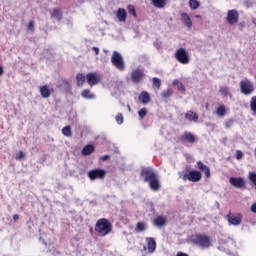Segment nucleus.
<instances>
[{
	"instance_id": "nucleus-1",
	"label": "nucleus",
	"mask_w": 256,
	"mask_h": 256,
	"mask_svg": "<svg viewBox=\"0 0 256 256\" xmlns=\"http://www.w3.org/2000/svg\"><path fill=\"white\" fill-rule=\"evenodd\" d=\"M112 229L113 226L111 225V222L105 218L99 219L95 226V231L100 237H106V235L111 233Z\"/></svg>"
},
{
	"instance_id": "nucleus-2",
	"label": "nucleus",
	"mask_w": 256,
	"mask_h": 256,
	"mask_svg": "<svg viewBox=\"0 0 256 256\" xmlns=\"http://www.w3.org/2000/svg\"><path fill=\"white\" fill-rule=\"evenodd\" d=\"M191 241L201 249H209L211 247V238L207 235L195 234L191 237Z\"/></svg>"
},
{
	"instance_id": "nucleus-3",
	"label": "nucleus",
	"mask_w": 256,
	"mask_h": 256,
	"mask_svg": "<svg viewBox=\"0 0 256 256\" xmlns=\"http://www.w3.org/2000/svg\"><path fill=\"white\" fill-rule=\"evenodd\" d=\"M174 57L178 63L182 65H189L191 63V57L189 56V52L185 48H179L175 51Z\"/></svg>"
},
{
	"instance_id": "nucleus-4",
	"label": "nucleus",
	"mask_w": 256,
	"mask_h": 256,
	"mask_svg": "<svg viewBox=\"0 0 256 256\" xmlns=\"http://www.w3.org/2000/svg\"><path fill=\"white\" fill-rule=\"evenodd\" d=\"M145 79V68L138 67L131 71L130 73V81L135 85H139Z\"/></svg>"
},
{
	"instance_id": "nucleus-5",
	"label": "nucleus",
	"mask_w": 256,
	"mask_h": 256,
	"mask_svg": "<svg viewBox=\"0 0 256 256\" xmlns=\"http://www.w3.org/2000/svg\"><path fill=\"white\" fill-rule=\"evenodd\" d=\"M179 177L182 181H191L192 183H197L201 179L202 175L201 172L197 170H192L188 174L179 172Z\"/></svg>"
},
{
	"instance_id": "nucleus-6",
	"label": "nucleus",
	"mask_w": 256,
	"mask_h": 256,
	"mask_svg": "<svg viewBox=\"0 0 256 256\" xmlns=\"http://www.w3.org/2000/svg\"><path fill=\"white\" fill-rule=\"evenodd\" d=\"M111 63L118 69V71H124L125 70V60L123 59V56L121 53L114 51L111 56Z\"/></svg>"
},
{
	"instance_id": "nucleus-7",
	"label": "nucleus",
	"mask_w": 256,
	"mask_h": 256,
	"mask_svg": "<svg viewBox=\"0 0 256 256\" xmlns=\"http://www.w3.org/2000/svg\"><path fill=\"white\" fill-rule=\"evenodd\" d=\"M240 91L242 95H253V91H255V86H253V82L251 80L245 78L240 81Z\"/></svg>"
},
{
	"instance_id": "nucleus-8",
	"label": "nucleus",
	"mask_w": 256,
	"mask_h": 256,
	"mask_svg": "<svg viewBox=\"0 0 256 256\" xmlns=\"http://www.w3.org/2000/svg\"><path fill=\"white\" fill-rule=\"evenodd\" d=\"M90 181H95V179H105L107 172L103 169H93L87 173Z\"/></svg>"
},
{
	"instance_id": "nucleus-9",
	"label": "nucleus",
	"mask_w": 256,
	"mask_h": 256,
	"mask_svg": "<svg viewBox=\"0 0 256 256\" xmlns=\"http://www.w3.org/2000/svg\"><path fill=\"white\" fill-rule=\"evenodd\" d=\"M226 21L229 25L239 23V12L236 9L228 10Z\"/></svg>"
},
{
	"instance_id": "nucleus-10",
	"label": "nucleus",
	"mask_w": 256,
	"mask_h": 256,
	"mask_svg": "<svg viewBox=\"0 0 256 256\" xmlns=\"http://www.w3.org/2000/svg\"><path fill=\"white\" fill-rule=\"evenodd\" d=\"M229 225H234L235 227L239 226L241 224V221H243V216L241 214H231L229 213L227 216Z\"/></svg>"
},
{
	"instance_id": "nucleus-11",
	"label": "nucleus",
	"mask_w": 256,
	"mask_h": 256,
	"mask_svg": "<svg viewBox=\"0 0 256 256\" xmlns=\"http://www.w3.org/2000/svg\"><path fill=\"white\" fill-rule=\"evenodd\" d=\"M229 183L230 185H232V187H235L236 189H243L246 185L245 179L241 177H238V178L230 177Z\"/></svg>"
},
{
	"instance_id": "nucleus-12",
	"label": "nucleus",
	"mask_w": 256,
	"mask_h": 256,
	"mask_svg": "<svg viewBox=\"0 0 256 256\" xmlns=\"http://www.w3.org/2000/svg\"><path fill=\"white\" fill-rule=\"evenodd\" d=\"M87 83L90 85V87H93V85H97L99 81H101V76L97 73H89L86 75Z\"/></svg>"
},
{
	"instance_id": "nucleus-13",
	"label": "nucleus",
	"mask_w": 256,
	"mask_h": 256,
	"mask_svg": "<svg viewBox=\"0 0 256 256\" xmlns=\"http://www.w3.org/2000/svg\"><path fill=\"white\" fill-rule=\"evenodd\" d=\"M39 92L43 99H49L51 93H53V88L49 87V85H43L39 87Z\"/></svg>"
},
{
	"instance_id": "nucleus-14",
	"label": "nucleus",
	"mask_w": 256,
	"mask_h": 256,
	"mask_svg": "<svg viewBox=\"0 0 256 256\" xmlns=\"http://www.w3.org/2000/svg\"><path fill=\"white\" fill-rule=\"evenodd\" d=\"M142 176L144 177L145 181H151L157 177V174L151 168H145L142 170Z\"/></svg>"
},
{
	"instance_id": "nucleus-15",
	"label": "nucleus",
	"mask_w": 256,
	"mask_h": 256,
	"mask_svg": "<svg viewBox=\"0 0 256 256\" xmlns=\"http://www.w3.org/2000/svg\"><path fill=\"white\" fill-rule=\"evenodd\" d=\"M196 169H199L202 173L205 174V177L209 179L211 177V170L208 168L207 165L203 164L201 161L196 163Z\"/></svg>"
},
{
	"instance_id": "nucleus-16",
	"label": "nucleus",
	"mask_w": 256,
	"mask_h": 256,
	"mask_svg": "<svg viewBox=\"0 0 256 256\" xmlns=\"http://www.w3.org/2000/svg\"><path fill=\"white\" fill-rule=\"evenodd\" d=\"M146 243H147L146 249L148 253H155V250L157 249V242L155 241V238L147 237Z\"/></svg>"
},
{
	"instance_id": "nucleus-17",
	"label": "nucleus",
	"mask_w": 256,
	"mask_h": 256,
	"mask_svg": "<svg viewBox=\"0 0 256 256\" xmlns=\"http://www.w3.org/2000/svg\"><path fill=\"white\" fill-rule=\"evenodd\" d=\"M180 141H182V143H195V135L191 132H184L180 136Z\"/></svg>"
},
{
	"instance_id": "nucleus-18",
	"label": "nucleus",
	"mask_w": 256,
	"mask_h": 256,
	"mask_svg": "<svg viewBox=\"0 0 256 256\" xmlns=\"http://www.w3.org/2000/svg\"><path fill=\"white\" fill-rule=\"evenodd\" d=\"M115 15L120 23L127 21V10L125 8H118Z\"/></svg>"
},
{
	"instance_id": "nucleus-19",
	"label": "nucleus",
	"mask_w": 256,
	"mask_h": 256,
	"mask_svg": "<svg viewBox=\"0 0 256 256\" xmlns=\"http://www.w3.org/2000/svg\"><path fill=\"white\" fill-rule=\"evenodd\" d=\"M219 93L224 99H233V94L231 93V89H229L228 86H221Z\"/></svg>"
},
{
	"instance_id": "nucleus-20",
	"label": "nucleus",
	"mask_w": 256,
	"mask_h": 256,
	"mask_svg": "<svg viewBox=\"0 0 256 256\" xmlns=\"http://www.w3.org/2000/svg\"><path fill=\"white\" fill-rule=\"evenodd\" d=\"M181 21L183 22V25L187 27V29H191L193 27V21L191 20V17L187 13L181 14Z\"/></svg>"
},
{
	"instance_id": "nucleus-21",
	"label": "nucleus",
	"mask_w": 256,
	"mask_h": 256,
	"mask_svg": "<svg viewBox=\"0 0 256 256\" xmlns=\"http://www.w3.org/2000/svg\"><path fill=\"white\" fill-rule=\"evenodd\" d=\"M153 223L155 227H165L167 225V218L165 216H157L154 218Z\"/></svg>"
},
{
	"instance_id": "nucleus-22",
	"label": "nucleus",
	"mask_w": 256,
	"mask_h": 256,
	"mask_svg": "<svg viewBox=\"0 0 256 256\" xmlns=\"http://www.w3.org/2000/svg\"><path fill=\"white\" fill-rule=\"evenodd\" d=\"M138 99L140 103H143V105H147V103L151 101V96L146 91H143L142 93H140Z\"/></svg>"
},
{
	"instance_id": "nucleus-23",
	"label": "nucleus",
	"mask_w": 256,
	"mask_h": 256,
	"mask_svg": "<svg viewBox=\"0 0 256 256\" xmlns=\"http://www.w3.org/2000/svg\"><path fill=\"white\" fill-rule=\"evenodd\" d=\"M185 119H187V121H193L194 123H197L199 121V115L193 111H188L185 114Z\"/></svg>"
},
{
	"instance_id": "nucleus-24",
	"label": "nucleus",
	"mask_w": 256,
	"mask_h": 256,
	"mask_svg": "<svg viewBox=\"0 0 256 256\" xmlns=\"http://www.w3.org/2000/svg\"><path fill=\"white\" fill-rule=\"evenodd\" d=\"M149 183V187L150 189H152V191H159V178H157V176L155 178H153L152 180H148Z\"/></svg>"
},
{
	"instance_id": "nucleus-25",
	"label": "nucleus",
	"mask_w": 256,
	"mask_h": 256,
	"mask_svg": "<svg viewBox=\"0 0 256 256\" xmlns=\"http://www.w3.org/2000/svg\"><path fill=\"white\" fill-rule=\"evenodd\" d=\"M215 113L217 117H225L227 115V107H225V105L222 104L217 107Z\"/></svg>"
},
{
	"instance_id": "nucleus-26",
	"label": "nucleus",
	"mask_w": 256,
	"mask_h": 256,
	"mask_svg": "<svg viewBox=\"0 0 256 256\" xmlns=\"http://www.w3.org/2000/svg\"><path fill=\"white\" fill-rule=\"evenodd\" d=\"M151 3L157 9H163L167 5V0H151Z\"/></svg>"
},
{
	"instance_id": "nucleus-27",
	"label": "nucleus",
	"mask_w": 256,
	"mask_h": 256,
	"mask_svg": "<svg viewBox=\"0 0 256 256\" xmlns=\"http://www.w3.org/2000/svg\"><path fill=\"white\" fill-rule=\"evenodd\" d=\"M135 231H136V233H143L144 231H147V223H145V222H138L136 224Z\"/></svg>"
},
{
	"instance_id": "nucleus-28",
	"label": "nucleus",
	"mask_w": 256,
	"mask_h": 256,
	"mask_svg": "<svg viewBox=\"0 0 256 256\" xmlns=\"http://www.w3.org/2000/svg\"><path fill=\"white\" fill-rule=\"evenodd\" d=\"M51 16L56 19V21H61L62 17H63V13L61 12V9L56 8L53 10Z\"/></svg>"
},
{
	"instance_id": "nucleus-29",
	"label": "nucleus",
	"mask_w": 256,
	"mask_h": 256,
	"mask_svg": "<svg viewBox=\"0 0 256 256\" xmlns=\"http://www.w3.org/2000/svg\"><path fill=\"white\" fill-rule=\"evenodd\" d=\"M81 96L83 99H95V94L91 93L89 89L83 90Z\"/></svg>"
},
{
	"instance_id": "nucleus-30",
	"label": "nucleus",
	"mask_w": 256,
	"mask_h": 256,
	"mask_svg": "<svg viewBox=\"0 0 256 256\" xmlns=\"http://www.w3.org/2000/svg\"><path fill=\"white\" fill-rule=\"evenodd\" d=\"M95 151V147L93 145H87L82 150V155H91Z\"/></svg>"
},
{
	"instance_id": "nucleus-31",
	"label": "nucleus",
	"mask_w": 256,
	"mask_h": 256,
	"mask_svg": "<svg viewBox=\"0 0 256 256\" xmlns=\"http://www.w3.org/2000/svg\"><path fill=\"white\" fill-rule=\"evenodd\" d=\"M189 7L192 10L199 9L201 7V3L198 0H189Z\"/></svg>"
},
{
	"instance_id": "nucleus-32",
	"label": "nucleus",
	"mask_w": 256,
	"mask_h": 256,
	"mask_svg": "<svg viewBox=\"0 0 256 256\" xmlns=\"http://www.w3.org/2000/svg\"><path fill=\"white\" fill-rule=\"evenodd\" d=\"M250 109L253 115H256V96H253L250 101Z\"/></svg>"
},
{
	"instance_id": "nucleus-33",
	"label": "nucleus",
	"mask_w": 256,
	"mask_h": 256,
	"mask_svg": "<svg viewBox=\"0 0 256 256\" xmlns=\"http://www.w3.org/2000/svg\"><path fill=\"white\" fill-rule=\"evenodd\" d=\"M76 81H77L78 87H81V85H83V83H85V75L77 74Z\"/></svg>"
},
{
	"instance_id": "nucleus-34",
	"label": "nucleus",
	"mask_w": 256,
	"mask_h": 256,
	"mask_svg": "<svg viewBox=\"0 0 256 256\" xmlns=\"http://www.w3.org/2000/svg\"><path fill=\"white\" fill-rule=\"evenodd\" d=\"M172 95H173V90H171V89L164 90L161 93L162 99H169V97H171Z\"/></svg>"
},
{
	"instance_id": "nucleus-35",
	"label": "nucleus",
	"mask_w": 256,
	"mask_h": 256,
	"mask_svg": "<svg viewBox=\"0 0 256 256\" xmlns=\"http://www.w3.org/2000/svg\"><path fill=\"white\" fill-rule=\"evenodd\" d=\"M127 10L129 15H132V17H134L135 19L137 18V12L135 11V6L130 4L128 5Z\"/></svg>"
},
{
	"instance_id": "nucleus-36",
	"label": "nucleus",
	"mask_w": 256,
	"mask_h": 256,
	"mask_svg": "<svg viewBox=\"0 0 256 256\" xmlns=\"http://www.w3.org/2000/svg\"><path fill=\"white\" fill-rule=\"evenodd\" d=\"M249 181H251L252 185H254L256 189V173L255 172H249L248 174Z\"/></svg>"
},
{
	"instance_id": "nucleus-37",
	"label": "nucleus",
	"mask_w": 256,
	"mask_h": 256,
	"mask_svg": "<svg viewBox=\"0 0 256 256\" xmlns=\"http://www.w3.org/2000/svg\"><path fill=\"white\" fill-rule=\"evenodd\" d=\"M62 134L64 135V137H71V126H65L62 129Z\"/></svg>"
},
{
	"instance_id": "nucleus-38",
	"label": "nucleus",
	"mask_w": 256,
	"mask_h": 256,
	"mask_svg": "<svg viewBox=\"0 0 256 256\" xmlns=\"http://www.w3.org/2000/svg\"><path fill=\"white\" fill-rule=\"evenodd\" d=\"M115 121L118 125H123V121H124L123 114L118 113L115 117Z\"/></svg>"
},
{
	"instance_id": "nucleus-39",
	"label": "nucleus",
	"mask_w": 256,
	"mask_h": 256,
	"mask_svg": "<svg viewBox=\"0 0 256 256\" xmlns=\"http://www.w3.org/2000/svg\"><path fill=\"white\" fill-rule=\"evenodd\" d=\"M139 119L142 120L147 115V108H142L138 111Z\"/></svg>"
},
{
	"instance_id": "nucleus-40",
	"label": "nucleus",
	"mask_w": 256,
	"mask_h": 256,
	"mask_svg": "<svg viewBox=\"0 0 256 256\" xmlns=\"http://www.w3.org/2000/svg\"><path fill=\"white\" fill-rule=\"evenodd\" d=\"M233 123H234L233 119H228L224 122V127L226 129H230L233 126Z\"/></svg>"
},
{
	"instance_id": "nucleus-41",
	"label": "nucleus",
	"mask_w": 256,
	"mask_h": 256,
	"mask_svg": "<svg viewBox=\"0 0 256 256\" xmlns=\"http://www.w3.org/2000/svg\"><path fill=\"white\" fill-rule=\"evenodd\" d=\"M153 81V85H155V87H157L159 89V87H161V79L154 77L152 78Z\"/></svg>"
},
{
	"instance_id": "nucleus-42",
	"label": "nucleus",
	"mask_w": 256,
	"mask_h": 256,
	"mask_svg": "<svg viewBox=\"0 0 256 256\" xmlns=\"http://www.w3.org/2000/svg\"><path fill=\"white\" fill-rule=\"evenodd\" d=\"M28 31H35V23L33 21L29 22Z\"/></svg>"
},
{
	"instance_id": "nucleus-43",
	"label": "nucleus",
	"mask_w": 256,
	"mask_h": 256,
	"mask_svg": "<svg viewBox=\"0 0 256 256\" xmlns=\"http://www.w3.org/2000/svg\"><path fill=\"white\" fill-rule=\"evenodd\" d=\"M236 159L238 160L243 159V152L241 150L236 151Z\"/></svg>"
},
{
	"instance_id": "nucleus-44",
	"label": "nucleus",
	"mask_w": 256,
	"mask_h": 256,
	"mask_svg": "<svg viewBox=\"0 0 256 256\" xmlns=\"http://www.w3.org/2000/svg\"><path fill=\"white\" fill-rule=\"evenodd\" d=\"M23 157H25V154L23 153V151H20V152L16 155L17 161H21V159H23Z\"/></svg>"
},
{
	"instance_id": "nucleus-45",
	"label": "nucleus",
	"mask_w": 256,
	"mask_h": 256,
	"mask_svg": "<svg viewBox=\"0 0 256 256\" xmlns=\"http://www.w3.org/2000/svg\"><path fill=\"white\" fill-rule=\"evenodd\" d=\"M178 91H185V85H183V83H180L178 86Z\"/></svg>"
},
{
	"instance_id": "nucleus-46",
	"label": "nucleus",
	"mask_w": 256,
	"mask_h": 256,
	"mask_svg": "<svg viewBox=\"0 0 256 256\" xmlns=\"http://www.w3.org/2000/svg\"><path fill=\"white\" fill-rule=\"evenodd\" d=\"M250 211H251L252 213H256V202L251 205Z\"/></svg>"
},
{
	"instance_id": "nucleus-47",
	"label": "nucleus",
	"mask_w": 256,
	"mask_h": 256,
	"mask_svg": "<svg viewBox=\"0 0 256 256\" xmlns=\"http://www.w3.org/2000/svg\"><path fill=\"white\" fill-rule=\"evenodd\" d=\"M101 161H108L109 155H104L100 157Z\"/></svg>"
},
{
	"instance_id": "nucleus-48",
	"label": "nucleus",
	"mask_w": 256,
	"mask_h": 256,
	"mask_svg": "<svg viewBox=\"0 0 256 256\" xmlns=\"http://www.w3.org/2000/svg\"><path fill=\"white\" fill-rule=\"evenodd\" d=\"M92 51H94L95 52V54L96 55H98V53H99V48H97V47H92Z\"/></svg>"
},
{
	"instance_id": "nucleus-49",
	"label": "nucleus",
	"mask_w": 256,
	"mask_h": 256,
	"mask_svg": "<svg viewBox=\"0 0 256 256\" xmlns=\"http://www.w3.org/2000/svg\"><path fill=\"white\" fill-rule=\"evenodd\" d=\"M181 83L179 82V80H177V79H175L174 81H173V85L174 86H179Z\"/></svg>"
},
{
	"instance_id": "nucleus-50",
	"label": "nucleus",
	"mask_w": 256,
	"mask_h": 256,
	"mask_svg": "<svg viewBox=\"0 0 256 256\" xmlns=\"http://www.w3.org/2000/svg\"><path fill=\"white\" fill-rule=\"evenodd\" d=\"M13 219H14V221H19V215L15 214V215L13 216Z\"/></svg>"
},
{
	"instance_id": "nucleus-51",
	"label": "nucleus",
	"mask_w": 256,
	"mask_h": 256,
	"mask_svg": "<svg viewBox=\"0 0 256 256\" xmlns=\"http://www.w3.org/2000/svg\"><path fill=\"white\" fill-rule=\"evenodd\" d=\"M176 256H188V255L183 252H178Z\"/></svg>"
},
{
	"instance_id": "nucleus-52",
	"label": "nucleus",
	"mask_w": 256,
	"mask_h": 256,
	"mask_svg": "<svg viewBox=\"0 0 256 256\" xmlns=\"http://www.w3.org/2000/svg\"><path fill=\"white\" fill-rule=\"evenodd\" d=\"M3 75V67L0 66V76Z\"/></svg>"
},
{
	"instance_id": "nucleus-53",
	"label": "nucleus",
	"mask_w": 256,
	"mask_h": 256,
	"mask_svg": "<svg viewBox=\"0 0 256 256\" xmlns=\"http://www.w3.org/2000/svg\"><path fill=\"white\" fill-rule=\"evenodd\" d=\"M227 243H233V239L228 238Z\"/></svg>"
},
{
	"instance_id": "nucleus-54",
	"label": "nucleus",
	"mask_w": 256,
	"mask_h": 256,
	"mask_svg": "<svg viewBox=\"0 0 256 256\" xmlns=\"http://www.w3.org/2000/svg\"><path fill=\"white\" fill-rule=\"evenodd\" d=\"M196 18L197 19H201V15H196Z\"/></svg>"
},
{
	"instance_id": "nucleus-55",
	"label": "nucleus",
	"mask_w": 256,
	"mask_h": 256,
	"mask_svg": "<svg viewBox=\"0 0 256 256\" xmlns=\"http://www.w3.org/2000/svg\"><path fill=\"white\" fill-rule=\"evenodd\" d=\"M103 51H104V53H109V50H107V49H104Z\"/></svg>"
},
{
	"instance_id": "nucleus-56",
	"label": "nucleus",
	"mask_w": 256,
	"mask_h": 256,
	"mask_svg": "<svg viewBox=\"0 0 256 256\" xmlns=\"http://www.w3.org/2000/svg\"><path fill=\"white\" fill-rule=\"evenodd\" d=\"M129 111H131V107L128 106Z\"/></svg>"
}]
</instances>
